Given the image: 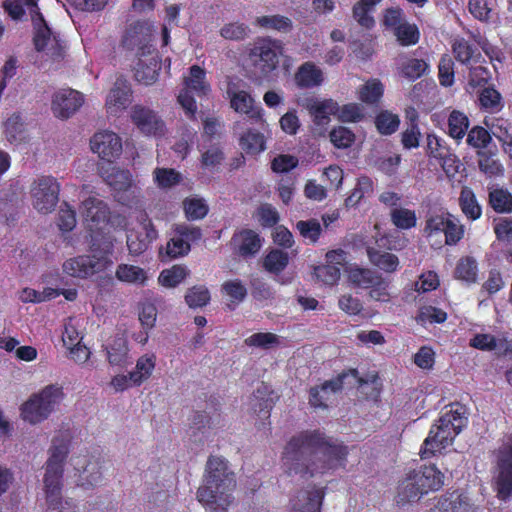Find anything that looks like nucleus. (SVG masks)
I'll use <instances>...</instances> for the list:
<instances>
[{"instance_id":"obj_1","label":"nucleus","mask_w":512,"mask_h":512,"mask_svg":"<svg viewBox=\"0 0 512 512\" xmlns=\"http://www.w3.org/2000/svg\"><path fill=\"white\" fill-rule=\"evenodd\" d=\"M348 449L319 431L299 432L288 440L282 453V469L288 476H316L347 463Z\"/></svg>"},{"instance_id":"obj_2","label":"nucleus","mask_w":512,"mask_h":512,"mask_svg":"<svg viewBox=\"0 0 512 512\" xmlns=\"http://www.w3.org/2000/svg\"><path fill=\"white\" fill-rule=\"evenodd\" d=\"M3 8L13 20H21L28 10L34 26L35 48L41 60L49 65H57L63 61L67 44L58 32L48 26L39 10L37 0H4Z\"/></svg>"},{"instance_id":"obj_3","label":"nucleus","mask_w":512,"mask_h":512,"mask_svg":"<svg viewBox=\"0 0 512 512\" xmlns=\"http://www.w3.org/2000/svg\"><path fill=\"white\" fill-rule=\"evenodd\" d=\"M236 477L223 457L212 455L207 460L205 477L197 498L207 512H227L234 501Z\"/></svg>"},{"instance_id":"obj_4","label":"nucleus","mask_w":512,"mask_h":512,"mask_svg":"<svg viewBox=\"0 0 512 512\" xmlns=\"http://www.w3.org/2000/svg\"><path fill=\"white\" fill-rule=\"evenodd\" d=\"M468 422L466 410L461 405H451L441 414L440 418L430 429L420 449L421 458H430L436 451L444 450L452 445L455 437L463 430Z\"/></svg>"},{"instance_id":"obj_5","label":"nucleus","mask_w":512,"mask_h":512,"mask_svg":"<svg viewBox=\"0 0 512 512\" xmlns=\"http://www.w3.org/2000/svg\"><path fill=\"white\" fill-rule=\"evenodd\" d=\"M68 450L67 442L54 440L43 477V490L47 504L44 512H66L61 497V489L63 460L67 456Z\"/></svg>"},{"instance_id":"obj_6","label":"nucleus","mask_w":512,"mask_h":512,"mask_svg":"<svg viewBox=\"0 0 512 512\" xmlns=\"http://www.w3.org/2000/svg\"><path fill=\"white\" fill-rule=\"evenodd\" d=\"M423 234L433 248L457 245L465 235L460 219L450 213H430L425 220Z\"/></svg>"},{"instance_id":"obj_7","label":"nucleus","mask_w":512,"mask_h":512,"mask_svg":"<svg viewBox=\"0 0 512 512\" xmlns=\"http://www.w3.org/2000/svg\"><path fill=\"white\" fill-rule=\"evenodd\" d=\"M444 475L436 465L420 466L418 470L409 471L398 487V502H413L429 492L441 489Z\"/></svg>"},{"instance_id":"obj_8","label":"nucleus","mask_w":512,"mask_h":512,"mask_svg":"<svg viewBox=\"0 0 512 512\" xmlns=\"http://www.w3.org/2000/svg\"><path fill=\"white\" fill-rule=\"evenodd\" d=\"M211 90L209 82L206 80V71L197 64H194L189 69V74L184 78L183 87L181 88L177 101L184 109L188 118H195L198 110L197 103L192 96V93L197 97L208 95Z\"/></svg>"},{"instance_id":"obj_9","label":"nucleus","mask_w":512,"mask_h":512,"mask_svg":"<svg viewBox=\"0 0 512 512\" xmlns=\"http://www.w3.org/2000/svg\"><path fill=\"white\" fill-rule=\"evenodd\" d=\"M157 28L153 21H137L130 24L121 39L124 48L135 51L138 59L151 54Z\"/></svg>"},{"instance_id":"obj_10","label":"nucleus","mask_w":512,"mask_h":512,"mask_svg":"<svg viewBox=\"0 0 512 512\" xmlns=\"http://www.w3.org/2000/svg\"><path fill=\"white\" fill-rule=\"evenodd\" d=\"M60 189L61 185L57 178L51 175L35 178L30 186L33 207L42 214L52 212L59 201Z\"/></svg>"},{"instance_id":"obj_11","label":"nucleus","mask_w":512,"mask_h":512,"mask_svg":"<svg viewBox=\"0 0 512 512\" xmlns=\"http://www.w3.org/2000/svg\"><path fill=\"white\" fill-rule=\"evenodd\" d=\"M495 490L502 500L512 495V436L506 437L497 450Z\"/></svg>"},{"instance_id":"obj_12","label":"nucleus","mask_w":512,"mask_h":512,"mask_svg":"<svg viewBox=\"0 0 512 512\" xmlns=\"http://www.w3.org/2000/svg\"><path fill=\"white\" fill-rule=\"evenodd\" d=\"M80 213L92 235H98V232L104 230L111 220L110 208L99 196H89L82 201Z\"/></svg>"},{"instance_id":"obj_13","label":"nucleus","mask_w":512,"mask_h":512,"mask_svg":"<svg viewBox=\"0 0 512 512\" xmlns=\"http://www.w3.org/2000/svg\"><path fill=\"white\" fill-rule=\"evenodd\" d=\"M70 464L74 470L76 484L90 489L101 484L103 480V466L98 458H90L88 455H78L70 458Z\"/></svg>"},{"instance_id":"obj_14","label":"nucleus","mask_w":512,"mask_h":512,"mask_svg":"<svg viewBox=\"0 0 512 512\" xmlns=\"http://www.w3.org/2000/svg\"><path fill=\"white\" fill-rule=\"evenodd\" d=\"M158 235L151 219L148 218L146 213H141L138 216L137 228L129 230L127 234L126 244L129 253L133 256L144 253Z\"/></svg>"},{"instance_id":"obj_15","label":"nucleus","mask_w":512,"mask_h":512,"mask_svg":"<svg viewBox=\"0 0 512 512\" xmlns=\"http://www.w3.org/2000/svg\"><path fill=\"white\" fill-rule=\"evenodd\" d=\"M201 230L192 224H181L175 229L172 238L166 244V253L170 258H178L189 253L191 243L200 240Z\"/></svg>"},{"instance_id":"obj_16","label":"nucleus","mask_w":512,"mask_h":512,"mask_svg":"<svg viewBox=\"0 0 512 512\" xmlns=\"http://www.w3.org/2000/svg\"><path fill=\"white\" fill-rule=\"evenodd\" d=\"M92 152L97 153L99 157L107 162H112L114 158L119 157L123 151V144L119 134L114 131H98L90 140Z\"/></svg>"},{"instance_id":"obj_17","label":"nucleus","mask_w":512,"mask_h":512,"mask_svg":"<svg viewBox=\"0 0 512 512\" xmlns=\"http://www.w3.org/2000/svg\"><path fill=\"white\" fill-rule=\"evenodd\" d=\"M478 510L479 507L475 506L468 494L452 491L438 497L424 512H477Z\"/></svg>"},{"instance_id":"obj_18","label":"nucleus","mask_w":512,"mask_h":512,"mask_svg":"<svg viewBox=\"0 0 512 512\" xmlns=\"http://www.w3.org/2000/svg\"><path fill=\"white\" fill-rule=\"evenodd\" d=\"M228 95L230 106L234 111L246 114L248 118L256 123H265L263 108L255 103L254 97L248 91L229 87Z\"/></svg>"},{"instance_id":"obj_19","label":"nucleus","mask_w":512,"mask_h":512,"mask_svg":"<svg viewBox=\"0 0 512 512\" xmlns=\"http://www.w3.org/2000/svg\"><path fill=\"white\" fill-rule=\"evenodd\" d=\"M253 54L259 57L256 64L263 74H271L279 65V56L283 54V46L279 40L264 38L253 48Z\"/></svg>"},{"instance_id":"obj_20","label":"nucleus","mask_w":512,"mask_h":512,"mask_svg":"<svg viewBox=\"0 0 512 512\" xmlns=\"http://www.w3.org/2000/svg\"><path fill=\"white\" fill-rule=\"evenodd\" d=\"M83 94L74 89H60L52 96L51 109L57 118H70L83 105Z\"/></svg>"},{"instance_id":"obj_21","label":"nucleus","mask_w":512,"mask_h":512,"mask_svg":"<svg viewBox=\"0 0 512 512\" xmlns=\"http://www.w3.org/2000/svg\"><path fill=\"white\" fill-rule=\"evenodd\" d=\"M130 117L134 125L143 134L160 135L165 132V124L152 108L144 105H134L130 111Z\"/></svg>"},{"instance_id":"obj_22","label":"nucleus","mask_w":512,"mask_h":512,"mask_svg":"<svg viewBox=\"0 0 512 512\" xmlns=\"http://www.w3.org/2000/svg\"><path fill=\"white\" fill-rule=\"evenodd\" d=\"M101 174L105 182L115 191L118 201L125 202L120 193L130 191L132 194H135L138 191L130 170H122L118 169V167L103 169L102 167Z\"/></svg>"},{"instance_id":"obj_23","label":"nucleus","mask_w":512,"mask_h":512,"mask_svg":"<svg viewBox=\"0 0 512 512\" xmlns=\"http://www.w3.org/2000/svg\"><path fill=\"white\" fill-rule=\"evenodd\" d=\"M133 97L130 82L125 78L116 79L106 98V109L110 114H119L130 105Z\"/></svg>"},{"instance_id":"obj_24","label":"nucleus","mask_w":512,"mask_h":512,"mask_svg":"<svg viewBox=\"0 0 512 512\" xmlns=\"http://www.w3.org/2000/svg\"><path fill=\"white\" fill-rule=\"evenodd\" d=\"M324 492L319 488L303 489L290 500L288 512H321Z\"/></svg>"},{"instance_id":"obj_25","label":"nucleus","mask_w":512,"mask_h":512,"mask_svg":"<svg viewBox=\"0 0 512 512\" xmlns=\"http://www.w3.org/2000/svg\"><path fill=\"white\" fill-rule=\"evenodd\" d=\"M161 68V61L153 42V51L150 55L142 56L135 67L134 74L138 82L144 85H151L156 82Z\"/></svg>"},{"instance_id":"obj_26","label":"nucleus","mask_w":512,"mask_h":512,"mask_svg":"<svg viewBox=\"0 0 512 512\" xmlns=\"http://www.w3.org/2000/svg\"><path fill=\"white\" fill-rule=\"evenodd\" d=\"M103 266L102 262L93 260V253L91 255H79V257L68 258L63 263V271L71 277H79L80 279H87L91 275L98 272V268Z\"/></svg>"},{"instance_id":"obj_27","label":"nucleus","mask_w":512,"mask_h":512,"mask_svg":"<svg viewBox=\"0 0 512 512\" xmlns=\"http://www.w3.org/2000/svg\"><path fill=\"white\" fill-rule=\"evenodd\" d=\"M345 374L338 375L336 379L326 380L320 387H312L309 390V403L314 407H327L337 391L343 387Z\"/></svg>"},{"instance_id":"obj_28","label":"nucleus","mask_w":512,"mask_h":512,"mask_svg":"<svg viewBox=\"0 0 512 512\" xmlns=\"http://www.w3.org/2000/svg\"><path fill=\"white\" fill-rule=\"evenodd\" d=\"M231 244L240 256H253L262 248V239L256 230H239L233 235Z\"/></svg>"},{"instance_id":"obj_29","label":"nucleus","mask_w":512,"mask_h":512,"mask_svg":"<svg viewBox=\"0 0 512 512\" xmlns=\"http://www.w3.org/2000/svg\"><path fill=\"white\" fill-rule=\"evenodd\" d=\"M470 345L475 349L494 350L497 354H509L512 352V340L505 335H489L478 333L470 340Z\"/></svg>"},{"instance_id":"obj_30","label":"nucleus","mask_w":512,"mask_h":512,"mask_svg":"<svg viewBox=\"0 0 512 512\" xmlns=\"http://www.w3.org/2000/svg\"><path fill=\"white\" fill-rule=\"evenodd\" d=\"M114 239L111 235L103 234L91 235L90 241V252L92 253L93 259L102 262V266L98 268V272L104 271L106 267L112 264L110 256L114 250Z\"/></svg>"},{"instance_id":"obj_31","label":"nucleus","mask_w":512,"mask_h":512,"mask_svg":"<svg viewBox=\"0 0 512 512\" xmlns=\"http://www.w3.org/2000/svg\"><path fill=\"white\" fill-rule=\"evenodd\" d=\"M38 395L43 420L48 419L52 412L58 409L59 404H61L65 397L63 387L58 384L46 385V387L41 388Z\"/></svg>"},{"instance_id":"obj_32","label":"nucleus","mask_w":512,"mask_h":512,"mask_svg":"<svg viewBox=\"0 0 512 512\" xmlns=\"http://www.w3.org/2000/svg\"><path fill=\"white\" fill-rule=\"evenodd\" d=\"M106 358L110 365H118L119 367H124L130 362V348L125 336H115L106 345Z\"/></svg>"},{"instance_id":"obj_33","label":"nucleus","mask_w":512,"mask_h":512,"mask_svg":"<svg viewBox=\"0 0 512 512\" xmlns=\"http://www.w3.org/2000/svg\"><path fill=\"white\" fill-rule=\"evenodd\" d=\"M294 79L299 87H316L323 83L324 72L313 61H306L299 66Z\"/></svg>"},{"instance_id":"obj_34","label":"nucleus","mask_w":512,"mask_h":512,"mask_svg":"<svg viewBox=\"0 0 512 512\" xmlns=\"http://www.w3.org/2000/svg\"><path fill=\"white\" fill-rule=\"evenodd\" d=\"M157 356L155 353L142 354L132 370L133 386H141L144 381L149 380L155 371Z\"/></svg>"},{"instance_id":"obj_35","label":"nucleus","mask_w":512,"mask_h":512,"mask_svg":"<svg viewBox=\"0 0 512 512\" xmlns=\"http://www.w3.org/2000/svg\"><path fill=\"white\" fill-rule=\"evenodd\" d=\"M116 279L126 284L145 285L149 280V274L144 268L130 263H120L115 270Z\"/></svg>"},{"instance_id":"obj_36","label":"nucleus","mask_w":512,"mask_h":512,"mask_svg":"<svg viewBox=\"0 0 512 512\" xmlns=\"http://www.w3.org/2000/svg\"><path fill=\"white\" fill-rule=\"evenodd\" d=\"M84 332L79 318L70 317L66 320L62 330V343L67 349V357L71 359L72 350L78 341H83Z\"/></svg>"},{"instance_id":"obj_37","label":"nucleus","mask_w":512,"mask_h":512,"mask_svg":"<svg viewBox=\"0 0 512 512\" xmlns=\"http://www.w3.org/2000/svg\"><path fill=\"white\" fill-rule=\"evenodd\" d=\"M454 277L466 284H475L479 279V264L471 255L459 258L454 270Z\"/></svg>"},{"instance_id":"obj_38","label":"nucleus","mask_w":512,"mask_h":512,"mask_svg":"<svg viewBox=\"0 0 512 512\" xmlns=\"http://www.w3.org/2000/svg\"><path fill=\"white\" fill-rule=\"evenodd\" d=\"M239 146L248 155H258L267 149L266 138L260 131L250 128L244 133L240 134Z\"/></svg>"},{"instance_id":"obj_39","label":"nucleus","mask_w":512,"mask_h":512,"mask_svg":"<svg viewBox=\"0 0 512 512\" xmlns=\"http://www.w3.org/2000/svg\"><path fill=\"white\" fill-rule=\"evenodd\" d=\"M250 405L262 426L267 427V425L270 424L269 418L273 407V398L271 397V393L269 392V396H267L266 392H262L261 388H258L257 392L254 393L251 398Z\"/></svg>"},{"instance_id":"obj_40","label":"nucleus","mask_w":512,"mask_h":512,"mask_svg":"<svg viewBox=\"0 0 512 512\" xmlns=\"http://www.w3.org/2000/svg\"><path fill=\"white\" fill-rule=\"evenodd\" d=\"M338 104L335 100H314L309 105V112L318 126H326L330 121L331 114H337Z\"/></svg>"},{"instance_id":"obj_41","label":"nucleus","mask_w":512,"mask_h":512,"mask_svg":"<svg viewBox=\"0 0 512 512\" xmlns=\"http://www.w3.org/2000/svg\"><path fill=\"white\" fill-rule=\"evenodd\" d=\"M459 207L467 219L477 220L482 215L481 204L478 202L472 188H462L459 197Z\"/></svg>"},{"instance_id":"obj_42","label":"nucleus","mask_w":512,"mask_h":512,"mask_svg":"<svg viewBox=\"0 0 512 512\" xmlns=\"http://www.w3.org/2000/svg\"><path fill=\"white\" fill-rule=\"evenodd\" d=\"M485 124L490 132L512 152V123L506 118H490L485 121Z\"/></svg>"},{"instance_id":"obj_43","label":"nucleus","mask_w":512,"mask_h":512,"mask_svg":"<svg viewBox=\"0 0 512 512\" xmlns=\"http://www.w3.org/2000/svg\"><path fill=\"white\" fill-rule=\"evenodd\" d=\"M427 153L430 157H435L438 158V160H441L444 168H446L447 163L456 162V157L450 154L449 148L444 142V139L439 138L437 134H428Z\"/></svg>"},{"instance_id":"obj_44","label":"nucleus","mask_w":512,"mask_h":512,"mask_svg":"<svg viewBox=\"0 0 512 512\" xmlns=\"http://www.w3.org/2000/svg\"><path fill=\"white\" fill-rule=\"evenodd\" d=\"M257 27L265 30H277L282 33L292 30L293 21L290 17L281 16V14H270L269 16H258L254 20Z\"/></svg>"},{"instance_id":"obj_45","label":"nucleus","mask_w":512,"mask_h":512,"mask_svg":"<svg viewBox=\"0 0 512 512\" xmlns=\"http://www.w3.org/2000/svg\"><path fill=\"white\" fill-rule=\"evenodd\" d=\"M20 416L30 424H39L43 422L41 401L39 399V392L33 393L24 401L20 406Z\"/></svg>"},{"instance_id":"obj_46","label":"nucleus","mask_w":512,"mask_h":512,"mask_svg":"<svg viewBox=\"0 0 512 512\" xmlns=\"http://www.w3.org/2000/svg\"><path fill=\"white\" fill-rule=\"evenodd\" d=\"M469 117L460 110H452L448 115V133L456 140H461L465 137L469 129Z\"/></svg>"},{"instance_id":"obj_47","label":"nucleus","mask_w":512,"mask_h":512,"mask_svg":"<svg viewBox=\"0 0 512 512\" xmlns=\"http://www.w3.org/2000/svg\"><path fill=\"white\" fill-rule=\"evenodd\" d=\"M489 204L496 212H512V193L506 188L490 187Z\"/></svg>"},{"instance_id":"obj_48","label":"nucleus","mask_w":512,"mask_h":512,"mask_svg":"<svg viewBox=\"0 0 512 512\" xmlns=\"http://www.w3.org/2000/svg\"><path fill=\"white\" fill-rule=\"evenodd\" d=\"M390 220L395 227L401 230H409L417 225V215L414 209L409 208H392Z\"/></svg>"},{"instance_id":"obj_49","label":"nucleus","mask_w":512,"mask_h":512,"mask_svg":"<svg viewBox=\"0 0 512 512\" xmlns=\"http://www.w3.org/2000/svg\"><path fill=\"white\" fill-rule=\"evenodd\" d=\"M182 176L175 169L167 167H157L153 170V182L161 189L173 188L175 184L180 183Z\"/></svg>"},{"instance_id":"obj_50","label":"nucleus","mask_w":512,"mask_h":512,"mask_svg":"<svg viewBox=\"0 0 512 512\" xmlns=\"http://www.w3.org/2000/svg\"><path fill=\"white\" fill-rule=\"evenodd\" d=\"M289 264V256L287 252L274 248L266 255L263 266L266 271L272 272L273 274H279Z\"/></svg>"},{"instance_id":"obj_51","label":"nucleus","mask_w":512,"mask_h":512,"mask_svg":"<svg viewBox=\"0 0 512 512\" xmlns=\"http://www.w3.org/2000/svg\"><path fill=\"white\" fill-rule=\"evenodd\" d=\"M187 275L188 270L185 268V266L174 265L171 268L160 272L158 282L164 287H176V285H179L181 282H183Z\"/></svg>"},{"instance_id":"obj_52","label":"nucleus","mask_w":512,"mask_h":512,"mask_svg":"<svg viewBox=\"0 0 512 512\" xmlns=\"http://www.w3.org/2000/svg\"><path fill=\"white\" fill-rule=\"evenodd\" d=\"M371 263L378 266L385 272L396 271L399 265V259L397 255L390 252H376V250H368Z\"/></svg>"},{"instance_id":"obj_53","label":"nucleus","mask_w":512,"mask_h":512,"mask_svg":"<svg viewBox=\"0 0 512 512\" xmlns=\"http://www.w3.org/2000/svg\"><path fill=\"white\" fill-rule=\"evenodd\" d=\"M419 39L420 30L416 24L405 20L404 11H402L400 26L398 27V42L403 46H410V44L418 43Z\"/></svg>"},{"instance_id":"obj_54","label":"nucleus","mask_w":512,"mask_h":512,"mask_svg":"<svg viewBox=\"0 0 512 512\" xmlns=\"http://www.w3.org/2000/svg\"><path fill=\"white\" fill-rule=\"evenodd\" d=\"M384 93V86L378 79H370L358 90V97L365 103H375Z\"/></svg>"},{"instance_id":"obj_55","label":"nucleus","mask_w":512,"mask_h":512,"mask_svg":"<svg viewBox=\"0 0 512 512\" xmlns=\"http://www.w3.org/2000/svg\"><path fill=\"white\" fill-rule=\"evenodd\" d=\"M183 206L186 217L191 220L203 219L208 214V204L203 198H197V196L186 198Z\"/></svg>"},{"instance_id":"obj_56","label":"nucleus","mask_w":512,"mask_h":512,"mask_svg":"<svg viewBox=\"0 0 512 512\" xmlns=\"http://www.w3.org/2000/svg\"><path fill=\"white\" fill-rule=\"evenodd\" d=\"M373 180L369 177H360L357 184L349 196L346 198L347 205H356L364 196H370L373 193Z\"/></svg>"},{"instance_id":"obj_57","label":"nucleus","mask_w":512,"mask_h":512,"mask_svg":"<svg viewBox=\"0 0 512 512\" xmlns=\"http://www.w3.org/2000/svg\"><path fill=\"white\" fill-rule=\"evenodd\" d=\"M400 123L398 115L388 112V110L378 113L375 119V125L381 134H393L397 131Z\"/></svg>"},{"instance_id":"obj_58","label":"nucleus","mask_w":512,"mask_h":512,"mask_svg":"<svg viewBox=\"0 0 512 512\" xmlns=\"http://www.w3.org/2000/svg\"><path fill=\"white\" fill-rule=\"evenodd\" d=\"M220 34L225 39L232 41H241L249 35V27L245 22L234 21L226 22L220 29Z\"/></svg>"},{"instance_id":"obj_59","label":"nucleus","mask_w":512,"mask_h":512,"mask_svg":"<svg viewBox=\"0 0 512 512\" xmlns=\"http://www.w3.org/2000/svg\"><path fill=\"white\" fill-rule=\"evenodd\" d=\"M210 300L211 293L206 286H193L185 295V301L191 308L207 305Z\"/></svg>"},{"instance_id":"obj_60","label":"nucleus","mask_w":512,"mask_h":512,"mask_svg":"<svg viewBox=\"0 0 512 512\" xmlns=\"http://www.w3.org/2000/svg\"><path fill=\"white\" fill-rule=\"evenodd\" d=\"M314 275L323 284L334 285L340 278V268L326 262L325 265L315 266Z\"/></svg>"},{"instance_id":"obj_61","label":"nucleus","mask_w":512,"mask_h":512,"mask_svg":"<svg viewBox=\"0 0 512 512\" xmlns=\"http://www.w3.org/2000/svg\"><path fill=\"white\" fill-rule=\"evenodd\" d=\"M299 233L310 243H316L321 232L322 226L317 219H309L308 221H299L296 223Z\"/></svg>"},{"instance_id":"obj_62","label":"nucleus","mask_w":512,"mask_h":512,"mask_svg":"<svg viewBox=\"0 0 512 512\" xmlns=\"http://www.w3.org/2000/svg\"><path fill=\"white\" fill-rule=\"evenodd\" d=\"M490 140V131L483 128V126H473V128L467 133V143L474 147V149H483V147H487Z\"/></svg>"},{"instance_id":"obj_63","label":"nucleus","mask_w":512,"mask_h":512,"mask_svg":"<svg viewBox=\"0 0 512 512\" xmlns=\"http://www.w3.org/2000/svg\"><path fill=\"white\" fill-rule=\"evenodd\" d=\"M349 278L352 284L363 287V289H370L371 285L375 282V271L364 270V268H351Z\"/></svg>"},{"instance_id":"obj_64","label":"nucleus","mask_w":512,"mask_h":512,"mask_svg":"<svg viewBox=\"0 0 512 512\" xmlns=\"http://www.w3.org/2000/svg\"><path fill=\"white\" fill-rule=\"evenodd\" d=\"M352 15L356 22L361 27L364 28H372L374 27L375 20L373 16L369 13V9L367 7V3L364 0H359L352 7Z\"/></svg>"}]
</instances>
